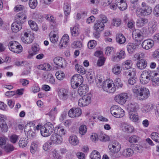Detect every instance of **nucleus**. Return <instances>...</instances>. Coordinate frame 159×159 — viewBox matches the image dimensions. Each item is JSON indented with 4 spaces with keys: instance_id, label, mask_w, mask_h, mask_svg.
I'll return each mask as SVG.
<instances>
[{
    "instance_id": "obj_1",
    "label": "nucleus",
    "mask_w": 159,
    "mask_h": 159,
    "mask_svg": "<svg viewBox=\"0 0 159 159\" xmlns=\"http://www.w3.org/2000/svg\"><path fill=\"white\" fill-rule=\"evenodd\" d=\"M97 86L102 88L103 89L109 93H113L116 91V88L113 81L109 79L104 81L102 75H98L95 78Z\"/></svg>"
},
{
    "instance_id": "obj_2",
    "label": "nucleus",
    "mask_w": 159,
    "mask_h": 159,
    "mask_svg": "<svg viewBox=\"0 0 159 159\" xmlns=\"http://www.w3.org/2000/svg\"><path fill=\"white\" fill-rule=\"evenodd\" d=\"M141 6V7L138 8L136 11V14L138 16H148L151 13L152 9L151 7L146 5V3L144 2L142 3Z\"/></svg>"
},
{
    "instance_id": "obj_3",
    "label": "nucleus",
    "mask_w": 159,
    "mask_h": 159,
    "mask_svg": "<svg viewBox=\"0 0 159 159\" xmlns=\"http://www.w3.org/2000/svg\"><path fill=\"white\" fill-rule=\"evenodd\" d=\"M53 130V125L51 122H47L41 127V134L44 137H47L52 133Z\"/></svg>"
},
{
    "instance_id": "obj_4",
    "label": "nucleus",
    "mask_w": 159,
    "mask_h": 159,
    "mask_svg": "<svg viewBox=\"0 0 159 159\" xmlns=\"http://www.w3.org/2000/svg\"><path fill=\"white\" fill-rule=\"evenodd\" d=\"M111 114L117 118L122 117L125 115V111L120 107L117 105H113L110 108Z\"/></svg>"
},
{
    "instance_id": "obj_5",
    "label": "nucleus",
    "mask_w": 159,
    "mask_h": 159,
    "mask_svg": "<svg viewBox=\"0 0 159 159\" xmlns=\"http://www.w3.org/2000/svg\"><path fill=\"white\" fill-rule=\"evenodd\" d=\"M83 78L82 76L80 74L74 75L71 79V85L72 87L75 89L80 85L83 82Z\"/></svg>"
},
{
    "instance_id": "obj_6",
    "label": "nucleus",
    "mask_w": 159,
    "mask_h": 159,
    "mask_svg": "<svg viewBox=\"0 0 159 159\" xmlns=\"http://www.w3.org/2000/svg\"><path fill=\"white\" fill-rule=\"evenodd\" d=\"M21 38L24 43L30 44L33 42L34 37L33 35L30 34V31L28 30H24L21 34Z\"/></svg>"
},
{
    "instance_id": "obj_7",
    "label": "nucleus",
    "mask_w": 159,
    "mask_h": 159,
    "mask_svg": "<svg viewBox=\"0 0 159 159\" xmlns=\"http://www.w3.org/2000/svg\"><path fill=\"white\" fill-rule=\"evenodd\" d=\"M110 151L111 155L116 156L117 153L120 150L121 145L120 144L116 141H113L108 146Z\"/></svg>"
},
{
    "instance_id": "obj_8",
    "label": "nucleus",
    "mask_w": 159,
    "mask_h": 159,
    "mask_svg": "<svg viewBox=\"0 0 159 159\" xmlns=\"http://www.w3.org/2000/svg\"><path fill=\"white\" fill-rule=\"evenodd\" d=\"M35 125L32 122L27 123L25 127V132L27 133L28 135L30 138H33L35 135V132L33 131H35Z\"/></svg>"
},
{
    "instance_id": "obj_9",
    "label": "nucleus",
    "mask_w": 159,
    "mask_h": 159,
    "mask_svg": "<svg viewBox=\"0 0 159 159\" xmlns=\"http://www.w3.org/2000/svg\"><path fill=\"white\" fill-rule=\"evenodd\" d=\"M152 74L150 71H143L140 77V82L143 84L148 83L152 78Z\"/></svg>"
},
{
    "instance_id": "obj_10",
    "label": "nucleus",
    "mask_w": 159,
    "mask_h": 159,
    "mask_svg": "<svg viewBox=\"0 0 159 159\" xmlns=\"http://www.w3.org/2000/svg\"><path fill=\"white\" fill-rule=\"evenodd\" d=\"M149 91L148 89L145 88H141L138 91L137 97L141 100L147 98L149 96Z\"/></svg>"
},
{
    "instance_id": "obj_11",
    "label": "nucleus",
    "mask_w": 159,
    "mask_h": 159,
    "mask_svg": "<svg viewBox=\"0 0 159 159\" xmlns=\"http://www.w3.org/2000/svg\"><path fill=\"white\" fill-rule=\"evenodd\" d=\"M91 102V97L90 95H84L80 99L78 102V104L80 106H86L89 105Z\"/></svg>"
},
{
    "instance_id": "obj_12",
    "label": "nucleus",
    "mask_w": 159,
    "mask_h": 159,
    "mask_svg": "<svg viewBox=\"0 0 159 159\" xmlns=\"http://www.w3.org/2000/svg\"><path fill=\"white\" fill-rule=\"evenodd\" d=\"M128 98L126 93H122L117 95L115 97V100L118 103L123 105L126 102Z\"/></svg>"
},
{
    "instance_id": "obj_13",
    "label": "nucleus",
    "mask_w": 159,
    "mask_h": 159,
    "mask_svg": "<svg viewBox=\"0 0 159 159\" xmlns=\"http://www.w3.org/2000/svg\"><path fill=\"white\" fill-rule=\"evenodd\" d=\"M82 113V111L80 109L74 107L69 110L68 112V115L70 117L74 118L79 117Z\"/></svg>"
},
{
    "instance_id": "obj_14",
    "label": "nucleus",
    "mask_w": 159,
    "mask_h": 159,
    "mask_svg": "<svg viewBox=\"0 0 159 159\" xmlns=\"http://www.w3.org/2000/svg\"><path fill=\"white\" fill-rule=\"evenodd\" d=\"M50 140L53 144H59L62 142L63 139L61 135L57 133L53 134L50 138Z\"/></svg>"
},
{
    "instance_id": "obj_15",
    "label": "nucleus",
    "mask_w": 159,
    "mask_h": 159,
    "mask_svg": "<svg viewBox=\"0 0 159 159\" xmlns=\"http://www.w3.org/2000/svg\"><path fill=\"white\" fill-rule=\"evenodd\" d=\"M132 36L135 40L141 41L143 39L144 34L141 30L137 29L133 31Z\"/></svg>"
},
{
    "instance_id": "obj_16",
    "label": "nucleus",
    "mask_w": 159,
    "mask_h": 159,
    "mask_svg": "<svg viewBox=\"0 0 159 159\" xmlns=\"http://www.w3.org/2000/svg\"><path fill=\"white\" fill-rule=\"evenodd\" d=\"M154 43L153 40L148 39L144 40L143 42L142 46L144 49L148 50L152 48L154 45Z\"/></svg>"
},
{
    "instance_id": "obj_17",
    "label": "nucleus",
    "mask_w": 159,
    "mask_h": 159,
    "mask_svg": "<svg viewBox=\"0 0 159 159\" xmlns=\"http://www.w3.org/2000/svg\"><path fill=\"white\" fill-rule=\"evenodd\" d=\"M123 130L129 133H131L134 131V128L131 125L126 123L123 122L121 124Z\"/></svg>"
},
{
    "instance_id": "obj_18",
    "label": "nucleus",
    "mask_w": 159,
    "mask_h": 159,
    "mask_svg": "<svg viewBox=\"0 0 159 159\" xmlns=\"http://www.w3.org/2000/svg\"><path fill=\"white\" fill-rule=\"evenodd\" d=\"M27 9H25L17 14L16 18L20 23H22L25 21L27 18Z\"/></svg>"
},
{
    "instance_id": "obj_19",
    "label": "nucleus",
    "mask_w": 159,
    "mask_h": 159,
    "mask_svg": "<svg viewBox=\"0 0 159 159\" xmlns=\"http://www.w3.org/2000/svg\"><path fill=\"white\" fill-rule=\"evenodd\" d=\"M139 106L135 102H131L127 105V109L129 112H135L139 109Z\"/></svg>"
},
{
    "instance_id": "obj_20",
    "label": "nucleus",
    "mask_w": 159,
    "mask_h": 159,
    "mask_svg": "<svg viewBox=\"0 0 159 159\" xmlns=\"http://www.w3.org/2000/svg\"><path fill=\"white\" fill-rule=\"evenodd\" d=\"M104 24L101 21H97L94 24L93 28L97 32L99 33L104 30Z\"/></svg>"
},
{
    "instance_id": "obj_21",
    "label": "nucleus",
    "mask_w": 159,
    "mask_h": 159,
    "mask_svg": "<svg viewBox=\"0 0 159 159\" xmlns=\"http://www.w3.org/2000/svg\"><path fill=\"white\" fill-rule=\"evenodd\" d=\"M22 27L21 23H18L17 21L12 24L11 29L13 32L17 33L21 29Z\"/></svg>"
},
{
    "instance_id": "obj_22",
    "label": "nucleus",
    "mask_w": 159,
    "mask_h": 159,
    "mask_svg": "<svg viewBox=\"0 0 159 159\" xmlns=\"http://www.w3.org/2000/svg\"><path fill=\"white\" fill-rule=\"evenodd\" d=\"M60 99L63 100H66L69 98L68 91L66 89H63L60 91L59 93Z\"/></svg>"
},
{
    "instance_id": "obj_23",
    "label": "nucleus",
    "mask_w": 159,
    "mask_h": 159,
    "mask_svg": "<svg viewBox=\"0 0 159 159\" xmlns=\"http://www.w3.org/2000/svg\"><path fill=\"white\" fill-rule=\"evenodd\" d=\"M88 90L89 88L87 85L82 84L79 88L78 93L80 96H82L85 94Z\"/></svg>"
},
{
    "instance_id": "obj_24",
    "label": "nucleus",
    "mask_w": 159,
    "mask_h": 159,
    "mask_svg": "<svg viewBox=\"0 0 159 159\" xmlns=\"http://www.w3.org/2000/svg\"><path fill=\"white\" fill-rule=\"evenodd\" d=\"M53 61L54 63L58 66L63 68L64 63H65V60L62 57H56L53 59Z\"/></svg>"
},
{
    "instance_id": "obj_25",
    "label": "nucleus",
    "mask_w": 159,
    "mask_h": 159,
    "mask_svg": "<svg viewBox=\"0 0 159 159\" xmlns=\"http://www.w3.org/2000/svg\"><path fill=\"white\" fill-rule=\"evenodd\" d=\"M69 42V37L67 34H66L62 37L60 42L61 47H63L66 45Z\"/></svg>"
},
{
    "instance_id": "obj_26",
    "label": "nucleus",
    "mask_w": 159,
    "mask_h": 159,
    "mask_svg": "<svg viewBox=\"0 0 159 159\" xmlns=\"http://www.w3.org/2000/svg\"><path fill=\"white\" fill-rule=\"evenodd\" d=\"M137 66L141 70L144 69L147 66V62L144 59H141L138 61L136 64Z\"/></svg>"
},
{
    "instance_id": "obj_27",
    "label": "nucleus",
    "mask_w": 159,
    "mask_h": 159,
    "mask_svg": "<svg viewBox=\"0 0 159 159\" xmlns=\"http://www.w3.org/2000/svg\"><path fill=\"white\" fill-rule=\"evenodd\" d=\"M68 140L70 144L74 146L77 145L79 143L78 138L75 135H72L70 136Z\"/></svg>"
},
{
    "instance_id": "obj_28",
    "label": "nucleus",
    "mask_w": 159,
    "mask_h": 159,
    "mask_svg": "<svg viewBox=\"0 0 159 159\" xmlns=\"http://www.w3.org/2000/svg\"><path fill=\"white\" fill-rule=\"evenodd\" d=\"M148 22V19L145 18H141L137 20L136 25L138 27H142L147 24Z\"/></svg>"
},
{
    "instance_id": "obj_29",
    "label": "nucleus",
    "mask_w": 159,
    "mask_h": 159,
    "mask_svg": "<svg viewBox=\"0 0 159 159\" xmlns=\"http://www.w3.org/2000/svg\"><path fill=\"white\" fill-rule=\"evenodd\" d=\"M122 71V69L120 66L116 64L114 65L112 69V72L115 75H118L120 74Z\"/></svg>"
},
{
    "instance_id": "obj_30",
    "label": "nucleus",
    "mask_w": 159,
    "mask_h": 159,
    "mask_svg": "<svg viewBox=\"0 0 159 159\" xmlns=\"http://www.w3.org/2000/svg\"><path fill=\"white\" fill-rule=\"evenodd\" d=\"M136 48V45L131 43H129L127 46V50L129 53L130 54L134 52Z\"/></svg>"
},
{
    "instance_id": "obj_31",
    "label": "nucleus",
    "mask_w": 159,
    "mask_h": 159,
    "mask_svg": "<svg viewBox=\"0 0 159 159\" xmlns=\"http://www.w3.org/2000/svg\"><path fill=\"white\" fill-rule=\"evenodd\" d=\"M134 153V150L131 148H128L125 149L123 152V156L126 157H129L131 156Z\"/></svg>"
},
{
    "instance_id": "obj_32",
    "label": "nucleus",
    "mask_w": 159,
    "mask_h": 159,
    "mask_svg": "<svg viewBox=\"0 0 159 159\" xmlns=\"http://www.w3.org/2000/svg\"><path fill=\"white\" fill-rule=\"evenodd\" d=\"M57 113V108L56 107H55L53 109H52L50 111L47 113L46 115L49 116L51 120H53L55 119V116Z\"/></svg>"
},
{
    "instance_id": "obj_33",
    "label": "nucleus",
    "mask_w": 159,
    "mask_h": 159,
    "mask_svg": "<svg viewBox=\"0 0 159 159\" xmlns=\"http://www.w3.org/2000/svg\"><path fill=\"white\" fill-rule=\"evenodd\" d=\"M157 29V24L154 22H151L148 25V30L151 33H153Z\"/></svg>"
},
{
    "instance_id": "obj_34",
    "label": "nucleus",
    "mask_w": 159,
    "mask_h": 159,
    "mask_svg": "<svg viewBox=\"0 0 159 159\" xmlns=\"http://www.w3.org/2000/svg\"><path fill=\"white\" fill-rule=\"evenodd\" d=\"M57 130V132L58 134L61 135H65L66 133V131L62 126H58L55 128V131Z\"/></svg>"
},
{
    "instance_id": "obj_35",
    "label": "nucleus",
    "mask_w": 159,
    "mask_h": 159,
    "mask_svg": "<svg viewBox=\"0 0 159 159\" xmlns=\"http://www.w3.org/2000/svg\"><path fill=\"white\" fill-rule=\"evenodd\" d=\"M116 38V41L120 44H123L125 42V38L122 34H117Z\"/></svg>"
},
{
    "instance_id": "obj_36",
    "label": "nucleus",
    "mask_w": 159,
    "mask_h": 159,
    "mask_svg": "<svg viewBox=\"0 0 159 159\" xmlns=\"http://www.w3.org/2000/svg\"><path fill=\"white\" fill-rule=\"evenodd\" d=\"M129 119L132 121L136 122L139 119L138 115L135 112H129Z\"/></svg>"
},
{
    "instance_id": "obj_37",
    "label": "nucleus",
    "mask_w": 159,
    "mask_h": 159,
    "mask_svg": "<svg viewBox=\"0 0 159 159\" xmlns=\"http://www.w3.org/2000/svg\"><path fill=\"white\" fill-rule=\"evenodd\" d=\"M125 73L126 76L135 77L136 72L135 69L131 68L129 70L125 71Z\"/></svg>"
},
{
    "instance_id": "obj_38",
    "label": "nucleus",
    "mask_w": 159,
    "mask_h": 159,
    "mask_svg": "<svg viewBox=\"0 0 159 159\" xmlns=\"http://www.w3.org/2000/svg\"><path fill=\"white\" fill-rule=\"evenodd\" d=\"M132 64V61L128 60L123 62L122 64V66L124 69H128L131 68Z\"/></svg>"
},
{
    "instance_id": "obj_39",
    "label": "nucleus",
    "mask_w": 159,
    "mask_h": 159,
    "mask_svg": "<svg viewBox=\"0 0 159 159\" xmlns=\"http://www.w3.org/2000/svg\"><path fill=\"white\" fill-rule=\"evenodd\" d=\"M152 73V81L157 84V83L159 82V70L157 72H153Z\"/></svg>"
},
{
    "instance_id": "obj_40",
    "label": "nucleus",
    "mask_w": 159,
    "mask_h": 159,
    "mask_svg": "<svg viewBox=\"0 0 159 159\" xmlns=\"http://www.w3.org/2000/svg\"><path fill=\"white\" fill-rule=\"evenodd\" d=\"M49 36L50 37V40L52 43H55L58 41V36L55 34H54L52 32L50 33Z\"/></svg>"
},
{
    "instance_id": "obj_41",
    "label": "nucleus",
    "mask_w": 159,
    "mask_h": 159,
    "mask_svg": "<svg viewBox=\"0 0 159 159\" xmlns=\"http://www.w3.org/2000/svg\"><path fill=\"white\" fill-rule=\"evenodd\" d=\"M71 33L72 35L74 36H77L80 33V30L78 26H75L72 28H70Z\"/></svg>"
},
{
    "instance_id": "obj_42",
    "label": "nucleus",
    "mask_w": 159,
    "mask_h": 159,
    "mask_svg": "<svg viewBox=\"0 0 159 159\" xmlns=\"http://www.w3.org/2000/svg\"><path fill=\"white\" fill-rule=\"evenodd\" d=\"M38 144L35 142H32L30 147V151L32 154H34L38 150Z\"/></svg>"
},
{
    "instance_id": "obj_43",
    "label": "nucleus",
    "mask_w": 159,
    "mask_h": 159,
    "mask_svg": "<svg viewBox=\"0 0 159 159\" xmlns=\"http://www.w3.org/2000/svg\"><path fill=\"white\" fill-rule=\"evenodd\" d=\"M90 157L91 159H100L101 155L98 151L94 150L91 153Z\"/></svg>"
},
{
    "instance_id": "obj_44",
    "label": "nucleus",
    "mask_w": 159,
    "mask_h": 159,
    "mask_svg": "<svg viewBox=\"0 0 159 159\" xmlns=\"http://www.w3.org/2000/svg\"><path fill=\"white\" fill-rule=\"evenodd\" d=\"M140 138L135 135H133L130 136L128 139L129 142L131 143H136L139 141Z\"/></svg>"
},
{
    "instance_id": "obj_45",
    "label": "nucleus",
    "mask_w": 159,
    "mask_h": 159,
    "mask_svg": "<svg viewBox=\"0 0 159 159\" xmlns=\"http://www.w3.org/2000/svg\"><path fill=\"white\" fill-rule=\"evenodd\" d=\"M75 68L79 73L84 74L86 73L84 67L80 65L76 64L75 66Z\"/></svg>"
},
{
    "instance_id": "obj_46",
    "label": "nucleus",
    "mask_w": 159,
    "mask_h": 159,
    "mask_svg": "<svg viewBox=\"0 0 159 159\" xmlns=\"http://www.w3.org/2000/svg\"><path fill=\"white\" fill-rule=\"evenodd\" d=\"M63 9L66 16L69 15L70 12L71 7L68 3H65L63 6Z\"/></svg>"
},
{
    "instance_id": "obj_47",
    "label": "nucleus",
    "mask_w": 159,
    "mask_h": 159,
    "mask_svg": "<svg viewBox=\"0 0 159 159\" xmlns=\"http://www.w3.org/2000/svg\"><path fill=\"white\" fill-rule=\"evenodd\" d=\"M28 24L31 28L34 31H37L38 29V27L37 24L33 21L30 20L28 21Z\"/></svg>"
},
{
    "instance_id": "obj_48",
    "label": "nucleus",
    "mask_w": 159,
    "mask_h": 159,
    "mask_svg": "<svg viewBox=\"0 0 159 159\" xmlns=\"http://www.w3.org/2000/svg\"><path fill=\"white\" fill-rule=\"evenodd\" d=\"M19 43L15 41H12L10 42L9 44V47L10 50L12 51L16 47Z\"/></svg>"
},
{
    "instance_id": "obj_49",
    "label": "nucleus",
    "mask_w": 159,
    "mask_h": 159,
    "mask_svg": "<svg viewBox=\"0 0 159 159\" xmlns=\"http://www.w3.org/2000/svg\"><path fill=\"white\" fill-rule=\"evenodd\" d=\"M121 22L120 19L115 18L113 19L112 20L111 25L116 27H118L121 25Z\"/></svg>"
},
{
    "instance_id": "obj_50",
    "label": "nucleus",
    "mask_w": 159,
    "mask_h": 159,
    "mask_svg": "<svg viewBox=\"0 0 159 159\" xmlns=\"http://www.w3.org/2000/svg\"><path fill=\"white\" fill-rule=\"evenodd\" d=\"M28 143L27 139L26 138H22L20 139L19 144L20 147L23 148L26 146Z\"/></svg>"
},
{
    "instance_id": "obj_51",
    "label": "nucleus",
    "mask_w": 159,
    "mask_h": 159,
    "mask_svg": "<svg viewBox=\"0 0 159 159\" xmlns=\"http://www.w3.org/2000/svg\"><path fill=\"white\" fill-rule=\"evenodd\" d=\"M50 154L55 159H59L61 157L58 153L57 151L55 149H52L50 152Z\"/></svg>"
},
{
    "instance_id": "obj_52",
    "label": "nucleus",
    "mask_w": 159,
    "mask_h": 159,
    "mask_svg": "<svg viewBox=\"0 0 159 159\" xmlns=\"http://www.w3.org/2000/svg\"><path fill=\"white\" fill-rule=\"evenodd\" d=\"M7 138L5 136L0 137V147L3 148L7 145Z\"/></svg>"
},
{
    "instance_id": "obj_53",
    "label": "nucleus",
    "mask_w": 159,
    "mask_h": 159,
    "mask_svg": "<svg viewBox=\"0 0 159 159\" xmlns=\"http://www.w3.org/2000/svg\"><path fill=\"white\" fill-rule=\"evenodd\" d=\"M55 75L57 78L60 80H62L65 77L64 73L61 71H58L56 72Z\"/></svg>"
},
{
    "instance_id": "obj_54",
    "label": "nucleus",
    "mask_w": 159,
    "mask_h": 159,
    "mask_svg": "<svg viewBox=\"0 0 159 159\" xmlns=\"http://www.w3.org/2000/svg\"><path fill=\"white\" fill-rule=\"evenodd\" d=\"M151 138L156 143H159V134L157 132L152 133L151 134Z\"/></svg>"
},
{
    "instance_id": "obj_55",
    "label": "nucleus",
    "mask_w": 159,
    "mask_h": 159,
    "mask_svg": "<svg viewBox=\"0 0 159 159\" xmlns=\"http://www.w3.org/2000/svg\"><path fill=\"white\" fill-rule=\"evenodd\" d=\"M4 151L7 152H10L14 150V147L11 144H8L3 148Z\"/></svg>"
},
{
    "instance_id": "obj_56",
    "label": "nucleus",
    "mask_w": 159,
    "mask_h": 159,
    "mask_svg": "<svg viewBox=\"0 0 159 159\" xmlns=\"http://www.w3.org/2000/svg\"><path fill=\"white\" fill-rule=\"evenodd\" d=\"M87 132V128L86 125H82L79 128V133L82 135L85 134Z\"/></svg>"
},
{
    "instance_id": "obj_57",
    "label": "nucleus",
    "mask_w": 159,
    "mask_h": 159,
    "mask_svg": "<svg viewBox=\"0 0 159 159\" xmlns=\"http://www.w3.org/2000/svg\"><path fill=\"white\" fill-rule=\"evenodd\" d=\"M0 128L3 132H6L7 131L8 127L5 121L2 122V123L0 124Z\"/></svg>"
},
{
    "instance_id": "obj_58",
    "label": "nucleus",
    "mask_w": 159,
    "mask_h": 159,
    "mask_svg": "<svg viewBox=\"0 0 159 159\" xmlns=\"http://www.w3.org/2000/svg\"><path fill=\"white\" fill-rule=\"evenodd\" d=\"M37 0H30L29 6L32 9H35L37 5Z\"/></svg>"
},
{
    "instance_id": "obj_59",
    "label": "nucleus",
    "mask_w": 159,
    "mask_h": 159,
    "mask_svg": "<svg viewBox=\"0 0 159 159\" xmlns=\"http://www.w3.org/2000/svg\"><path fill=\"white\" fill-rule=\"evenodd\" d=\"M96 45V41L94 40L90 41L88 43V47L90 49L94 48Z\"/></svg>"
},
{
    "instance_id": "obj_60",
    "label": "nucleus",
    "mask_w": 159,
    "mask_h": 159,
    "mask_svg": "<svg viewBox=\"0 0 159 159\" xmlns=\"http://www.w3.org/2000/svg\"><path fill=\"white\" fill-rule=\"evenodd\" d=\"M71 46L73 48H80L82 47V44L80 41H74L72 43Z\"/></svg>"
},
{
    "instance_id": "obj_61",
    "label": "nucleus",
    "mask_w": 159,
    "mask_h": 159,
    "mask_svg": "<svg viewBox=\"0 0 159 159\" xmlns=\"http://www.w3.org/2000/svg\"><path fill=\"white\" fill-rule=\"evenodd\" d=\"M152 110V108L150 105H146L144 106L142 109V110L144 113H147Z\"/></svg>"
},
{
    "instance_id": "obj_62",
    "label": "nucleus",
    "mask_w": 159,
    "mask_h": 159,
    "mask_svg": "<svg viewBox=\"0 0 159 159\" xmlns=\"http://www.w3.org/2000/svg\"><path fill=\"white\" fill-rule=\"evenodd\" d=\"M119 9L121 11H124L127 8V4L126 2L124 1L120 3L118 5Z\"/></svg>"
},
{
    "instance_id": "obj_63",
    "label": "nucleus",
    "mask_w": 159,
    "mask_h": 159,
    "mask_svg": "<svg viewBox=\"0 0 159 159\" xmlns=\"http://www.w3.org/2000/svg\"><path fill=\"white\" fill-rule=\"evenodd\" d=\"M52 144L50 142H48L45 143L43 146V149L45 151H48L51 148V145Z\"/></svg>"
},
{
    "instance_id": "obj_64",
    "label": "nucleus",
    "mask_w": 159,
    "mask_h": 159,
    "mask_svg": "<svg viewBox=\"0 0 159 159\" xmlns=\"http://www.w3.org/2000/svg\"><path fill=\"white\" fill-rule=\"evenodd\" d=\"M18 139V136L15 134L12 135L10 137V141L13 143H15Z\"/></svg>"
}]
</instances>
